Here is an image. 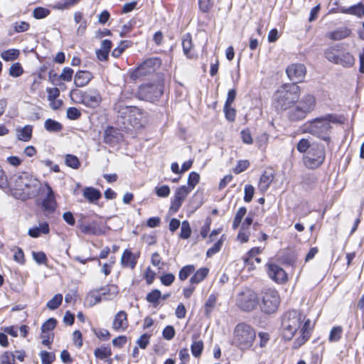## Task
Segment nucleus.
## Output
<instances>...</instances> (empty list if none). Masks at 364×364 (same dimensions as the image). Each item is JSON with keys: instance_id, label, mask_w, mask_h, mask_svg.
Here are the masks:
<instances>
[{"instance_id": "obj_64", "label": "nucleus", "mask_w": 364, "mask_h": 364, "mask_svg": "<svg viewBox=\"0 0 364 364\" xmlns=\"http://www.w3.org/2000/svg\"><path fill=\"white\" fill-rule=\"evenodd\" d=\"M175 336V330L174 328L171 326H167L164 328L163 331V337L166 340H171Z\"/></svg>"}, {"instance_id": "obj_17", "label": "nucleus", "mask_w": 364, "mask_h": 364, "mask_svg": "<svg viewBox=\"0 0 364 364\" xmlns=\"http://www.w3.org/2000/svg\"><path fill=\"white\" fill-rule=\"evenodd\" d=\"M122 138V135L118 129L112 127H107L104 132V142L113 146L118 143Z\"/></svg>"}, {"instance_id": "obj_42", "label": "nucleus", "mask_w": 364, "mask_h": 364, "mask_svg": "<svg viewBox=\"0 0 364 364\" xmlns=\"http://www.w3.org/2000/svg\"><path fill=\"white\" fill-rule=\"evenodd\" d=\"M65 164L72 168L77 169L80 167V162L76 156L67 154L65 156Z\"/></svg>"}, {"instance_id": "obj_50", "label": "nucleus", "mask_w": 364, "mask_h": 364, "mask_svg": "<svg viewBox=\"0 0 364 364\" xmlns=\"http://www.w3.org/2000/svg\"><path fill=\"white\" fill-rule=\"evenodd\" d=\"M199 180L200 176L198 173L193 171L189 174L188 178V187L191 188V191H192L195 188V186L198 183Z\"/></svg>"}, {"instance_id": "obj_31", "label": "nucleus", "mask_w": 364, "mask_h": 364, "mask_svg": "<svg viewBox=\"0 0 364 364\" xmlns=\"http://www.w3.org/2000/svg\"><path fill=\"white\" fill-rule=\"evenodd\" d=\"M104 300H110L114 298L117 294V287L110 286L98 289Z\"/></svg>"}, {"instance_id": "obj_39", "label": "nucleus", "mask_w": 364, "mask_h": 364, "mask_svg": "<svg viewBox=\"0 0 364 364\" xmlns=\"http://www.w3.org/2000/svg\"><path fill=\"white\" fill-rule=\"evenodd\" d=\"M63 301V295L61 294H55L51 299H50L46 306L51 310L56 309Z\"/></svg>"}, {"instance_id": "obj_14", "label": "nucleus", "mask_w": 364, "mask_h": 364, "mask_svg": "<svg viewBox=\"0 0 364 364\" xmlns=\"http://www.w3.org/2000/svg\"><path fill=\"white\" fill-rule=\"evenodd\" d=\"M286 73L292 83L297 85L304 80L306 68L304 64L293 63L287 68Z\"/></svg>"}, {"instance_id": "obj_20", "label": "nucleus", "mask_w": 364, "mask_h": 364, "mask_svg": "<svg viewBox=\"0 0 364 364\" xmlns=\"http://www.w3.org/2000/svg\"><path fill=\"white\" fill-rule=\"evenodd\" d=\"M128 327L127 314L124 311H119L112 322V328L115 331H124Z\"/></svg>"}, {"instance_id": "obj_30", "label": "nucleus", "mask_w": 364, "mask_h": 364, "mask_svg": "<svg viewBox=\"0 0 364 364\" xmlns=\"http://www.w3.org/2000/svg\"><path fill=\"white\" fill-rule=\"evenodd\" d=\"M33 127L31 125H26L23 128L17 130L18 139L23 141H28L32 136Z\"/></svg>"}, {"instance_id": "obj_57", "label": "nucleus", "mask_w": 364, "mask_h": 364, "mask_svg": "<svg viewBox=\"0 0 364 364\" xmlns=\"http://www.w3.org/2000/svg\"><path fill=\"white\" fill-rule=\"evenodd\" d=\"M66 115L68 119L75 120L81 116V112L76 107H69L67 110Z\"/></svg>"}, {"instance_id": "obj_8", "label": "nucleus", "mask_w": 364, "mask_h": 364, "mask_svg": "<svg viewBox=\"0 0 364 364\" xmlns=\"http://www.w3.org/2000/svg\"><path fill=\"white\" fill-rule=\"evenodd\" d=\"M325 156L324 146L322 144H312L304 158V163L309 168H316L323 163Z\"/></svg>"}, {"instance_id": "obj_61", "label": "nucleus", "mask_w": 364, "mask_h": 364, "mask_svg": "<svg viewBox=\"0 0 364 364\" xmlns=\"http://www.w3.org/2000/svg\"><path fill=\"white\" fill-rule=\"evenodd\" d=\"M250 165L247 160H240L237 162L236 166L234 168V172L236 174L240 173L244 171Z\"/></svg>"}, {"instance_id": "obj_22", "label": "nucleus", "mask_w": 364, "mask_h": 364, "mask_svg": "<svg viewBox=\"0 0 364 364\" xmlns=\"http://www.w3.org/2000/svg\"><path fill=\"white\" fill-rule=\"evenodd\" d=\"M297 105H301L308 113L311 112L316 106V97L311 94L304 95L299 100Z\"/></svg>"}, {"instance_id": "obj_1", "label": "nucleus", "mask_w": 364, "mask_h": 364, "mask_svg": "<svg viewBox=\"0 0 364 364\" xmlns=\"http://www.w3.org/2000/svg\"><path fill=\"white\" fill-rule=\"evenodd\" d=\"M9 186L14 197L24 200L38 193L41 183L29 173L21 172L11 177Z\"/></svg>"}, {"instance_id": "obj_9", "label": "nucleus", "mask_w": 364, "mask_h": 364, "mask_svg": "<svg viewBox=\"0 0 364 364\" xmlns=\"http://www.w3.org/2000/svg\"><path fill=\"white\" fill-rule=\"evenodd\" d=\"M236 304L242 311L250 312L255 310L259 303L257 294L247 288L238 294Z\"/></svg>"}, {"instance_id": "obj_37", "label": "nucleus", "mask_w": 364, "mask_h": 364, "mask_svg": "<svg viewBox=\"0 0 364 364\" xmlns=\"http://www.w3.org/2000/svg\"><path fill=\"white\" fill-rule=\"evenodd\" d=\"M217 301V297L215 294H210L205 304V314L206 316H209L212 310L214 309Z\"/></svg>"}, {"instance_id": "obj_19", "label": "nucleus", "mask_w": 364, "mask_h": 364, "mask_svg": "<svg viewBox=\"0 0 364 364\" xmlns=\"http://www.w3.org/2000/svg\"><path fill=\"white\" fill-rule=\"evenodd\" d=\"M332 12H339L342 14L355 15L358 17H361L364 15V5L362 3H359L356 5L351 6L348 8L346 7H338L333 9Z\"/></svg>"}, {"instance_id": "obj_33", "label": "nucleus", "mask_w": 364, "mask_h": 364, "mask_svg": "<svg viewBox=\"0 0 364 364\" xmlns=\"http://www.w3.org/2000/svg\"><path fill=\"white\" fill-rule=\"evenodd\" d=\"M44 128L49 132H59L62 130L63 126L55 120L48 119L45 121Z\"/></svg>"}, {"instance_id": "obj_28", "label": "nucleus", "mask_w": 364, "mask_h": 364, "mask_svg": "<svg viewBox=\"0 0 364 364\" xmlns=\"http://www.w3.org/2000/svg\"><path fill=\"white\" fill-rule=\"evenodd\" d=\"M182 46L184 54L189 58L193 57L191 50L193 48V42L191 36L189 33L183 36L182 38Z\"/></svg>"}, {"instance_id": "obj_44", "label": "nucleus", "mask_w": 364, "mask_h": 364, "mask_svg": "<svg viewBox=\"0 0 364 364\" xmlns=\"http://www.w3.org/2000/svg\"><path fill=\"white\" fill-rule=\"evenodd\" d=\"M191 349L193 356L196 358L199 357L203 350V341L200 340L193 341L191 346Z\"/></svg>"}, {"instance_id": "obj_21", "label": "nucleus", "mask_w": 364, "mask_h": 364, "mask_svg": "<svg viewBox=\"0 0 364 364\" xmlns=\"http://www.w3.org/2000/svg\"><path fill=\"white\" fill-rule=\"evenodd\" d=\"M92 77V74L90 72L80 70L75 75L74 83L76 87H82L87 85Z\"/></svg>"}, {"instance_id": "obj_18", "label": "nucleus", "mask_w": 364, "mask_h": 364, "mask_svg": "<svg viewBox=\"0 0 364 364\" xmlns=\"http://www.w3.org/2000/svg\"><path fill=\"white\" fill-rule=\"evenodd\" d=\"M46 197L42 200V207L45 210L53 212L56 207L54 193L48 184H46Z\"/></svg>"}, {"instance_id": "obj_49", "label": "nucleus", "mask_w": 364, "mask_h": 364, "mask_svg": "<svg viewBox=\"0 0 364 364\" xmlns=\"http://www.w3.org/2000/svg\"><path fill=\"white\" fill-rule=\"evenodd\" d=\"M50 14V11L46 8L38 7L33 11V16L36 19L44 18Z\"/></svg>"}, {"instance_id": "obj_47", "label": "nucleus", "mask_w": 364, "mask_h": 364, "mask_svg": "<svg viewBox=\"0 0 364 364\" xmlns=\"http://www.w3.org/2000/svg\"><path fill=\"white\" fill-rule=\"evenodd\" d=\"M42 364H51L55 359L53 353L43 350L40 353Z\"/></svg>"}, {"instance_id": "obj_45", "label": "nucleus", "mask_w": 364, "mask_h": 364, "mask_svg": "<svg viewBox=\"0 0 364 364\" xmlns=\"http://www.w3.org/2000/svg\"><path fill=\"white\" fill-rule=\"evenodd\" d=\"M343 332V328L341 326H335L333 327L330 332L329 334V341L331 342H336L339 341L341 338V334Z\"/></svg>"}, {"instance_id": "obj_12", "label": "nucleus", "mask_w": 364, "mask_h": 364, "mask_svg": "<svg viewBox=\"0 0 364 364\" xmlns=\"http://www.w3.org/2000/svg\"><path fill=\"white\" fill-rule=\"evenodd\" d=\"M162 94V86L160 84L142 85L138 90L139 98L151 102L157 100Z\"/></svg>"}, {"instance_id": "obj_32", "label": "nucleus", "mask_w": 364, "mask_h": 364, "mask_svg": "<svg viewBox=\"0 0 364 364\" xmlns=\"http://www.w3.org/2000/svg\"><path fill=\"white\" fill-rule=\"evenodd\" d=\"M208 269L203 267L196 271V272L191 277L190 282L191 284H197L202 282L208 274Z\"/></svg>"}, {"instance_id": "obj_11", "label": "nucleus", "mask_w": 364, "mask_h": 364, "mask_svg": "<svg viewBox=\"0 0 364 364\" xmlns=\"http://www.w3.org/2000/svg\"><path fill=\"white\" fill-rule=\"evenodd\" d=\"M161 65V60L159 58H147L133 71L131 77L133 79H136L153 74Z\"/></svg>"}, {"instance_id": "obj_23", "label": "nucleus", "mask_w": 364, "mask_h": 364, "mask_svg": "<svg viewBox=\"0 0 364 364\" xmlns=\"http://www.w3.org/2000/svg\"><path fill=\"white\" fill-rule=\"evenodd\" d=\"M351 33L350 30L346 27H339L333 31L327 33L326 36L333 41H340L347 38Z\"/></svg>"}, {"instance_id": "obj_43", "label": "nucleus", "mask_w": 364, "mask_h": 364, "mask_svg": "<svg viewBox=\"0 0 364 364\" xmlns=\"http://www.w3.org/2000/svg\"><path fill=\"white\" fill-rule=\"evenodd\" d=\"M195 271V267L192 264L184 266L179 272L178 277L181 281H185Z\"/></svg>"}, {"instance_id": "obj_56", "label": "nucleus", "mask_w": 364, "mask_h": 364, "mask_svg": "<svg viewBox=\"0 0 364 364\" xmlns=\"http://www.w3.org/2000/svg\"><path fill=\"white\" fill-rule=\"evenodd\" d=\"M311 146V144L308 139H302L299 141L296 148L299 152L305 153Z\"/></svg>"}, {"instance_id": "obj_7", "label": "nucleus", "mask_w": 364, "mask_h": 364, "mask_svg": "<svg viewBox=\"0 0 364 364\" xmlns=\"http://www.w3.org/2000/svg\"><path fill=\"white\" fill-rule=\"evenodd\" d=\"M70 96L75 102L83 104L90 108L97 107L101 102V96L95 90L83 92L77 89H73L70 92Z\"/></svg>"}, {"instance_id": "obj_3", "label": "nucleus", "mask_w": 364, "mask_h": 364, "mask_svg": "<svg viewBox=\"0 0 364 364\" xmlns=\"http://www.w3.org/2000/svg\"><path fill=\"white\" fill-rule=\"evenodd\" d=\"M255 331L250 325L240 323H238L233 332L232 344L240 350L250 348L255 340Z\"/></svg>"}, {"instance_id": "obj_36", "label": "nucleus", "mask_w": 364, "mask_h": 364, "mask_svg": "<svg viewBox=\"0 0 364 364\" xmlns=\"http://www.w3.org/2000/svg\"><path fill=\"white\" fill-rule=\"evenodd\" d=\"M104 299L98 290L91 291L86 297L87 302L93 306Z\"/></svg>"}, {"instance_id": "obj_10", "label": "nucleus", "mask_w": 364, "mask_h": 364, "mask_svg": "<svg viewBox=\"0 0 364 364\" xmlns=\"http://www.w3.org/2000/svg\"><path fill=\"white\" fill-rule=\"evenodd\" d=\"M260 301V309L266 314L275 312L280 302L278 292L272 289H267L262 293Z\"/></svg>"}, {"instance_id": "obj_15", "label": "nucleus", "mask_w": 364, "mask_h": 364, "mask_svg": "<svg viewBox=\"0 0 364 364\" xmlns=\"http://www.w3.org/2000/svg\"><path fill=\"white\" fill-rule=\"evenodd\" d=\"M79 228L82 232L87 235H100L105 233V227L98 221H92L89 223H80Z\"/></svg>"}, {"instance_id": "obj_48", "label": "nucleus", "mask_w": 364, "mask_h": 364, "mask_svg": "<svg viewBox=\"0 0 364 364\" xmlns=\"http://www.w3.org/2000/svg\"><path fill=\"white\" fill-rule=\"evenodd\" d=\"M23 73V70L19 63L12 64L9 68V75L14 77L21 76Z\"/></svg>"}, {"instance_id": "obj_16", "label": "nucleus", "mask_w": 364, "mask_h": 364, "mask_svg": "<svg viewBox=\"0 0 364 364\" xmlns=\"http://www.w3.org/2000/svg\"><path fill=\"white\" fill-rule=\"evenodd\" d=\"M267 274L272 279L277 282L282 283L287 279V276L284 270L275 264H269L267 265Z\"/></svg>"}, {"instance_id": "obj_29", "label": "nucleus", "mask_w": 364, "mask_h": 364, "mask_svg": "<svg viewBox=\"0 0 364 364\" xmlns=\"http://www.w3.org/2000/svg\"><path fill=\"white\" fill-rule=\"evenodd\" d=\"M49 230L48 224L47 223H43L40 224L38 227L29 229L28 233L32 237H38L41 234H48Z\"/></svg>"}, {"instance_id": "obj_25", "label": "nucleus", "mask_w": 364, "mask_h": 364, "mask_svg": "<svg viewBox=\"0 0 364 364\" xmlns=\"http://www.w3.org/2000/svg\"><path fill=\"white\" fill-rule=\"evenodd\" d=\"M309 113L301 107V105H296L289 112L288 116L291 121H300L304 119Z\"/></svg>"}, {"instance_id": "obj_26", "label": "nucleus", "mask_w": 364, "mask_h": 364, "mask_svg": "<svg viewBox=\"0 0 364 364\" xmlns=\"http://www.w3.org/2000/svg\"><path fill=\"white\" fill-rule=\"evenodd\" d=\"M274 179V175L270 171H264L261 176L258 188L262 192H265Z\"/></svg>"}, {"instance_id": "obj_46", "label": "nucleus", "mask_w": 364, "mask_h": 364, "mask_svg": "<svg viewBox=\"0 0 364 364\" xmlns=\"http://www.w3.org/2000/svg\"><path fill=\"white\" fill-rule=\"evenodd\" d=\"M191 234V229L188 221L184 220L181 223V228L180 232V237L182 239H188Z\"/></svg>"}, {"instance_id": "obj_59", "label": "nucleus", "mask_w": 364, "mask_h": 364, "mask_svg": "<svg viewBox=\"0 0 364 364\" xmlns=\"http://www.w3.org/2000/svg\"><path fill=\"white\" fill-rule=\"evenodd\" d=\"M1 364H15L14 354L5 352L1 357Z\"/></svg>"}, {"instance_id": "obj_24", "label": "nucleus", "mask_w": 364, "mask_h": 364, "mask_svg": "<svg viewBox=\"0 0 364 364\" xmlns=\"http://www.w3.org/2000/svg\"><path fill=\"white\" fill-rule=\"evenodd\" d=\"M121 263L124 267L134 269L136 264V257L130 250H125L121 257Z\"/></svg>"}, {"instance_id": "obj_4", "label": "nucleus", "mask_w": 364, "mask_h": 364, "mask_svg": "<svg viewBox=\"0 0 364 364\" xmlns=\"http://www.w3.org/2000/svg\"><path fill=\"white\" fill-rule=\"evenodd\" d=\"M122 118L124 119L133 127H141L146 122V113L134 106H123L117 104L114 108Z\"/></svg>"}, {"instance_id": "obj_58", "label": "nucleus", "mask_w": 364, "mask_h": 364, "mask_svg": "<svg viewBox=\"0 0 364 364\" xmlns=\"http://www.w3.org/2000/svg\"><path fill=\"white\" fill-rule=\"evenodd\" d=\"M80 0H63L57 4L59 9H67L77 4Z\"/></svg>"}, {"instance_id": "obj_55", "label": "nucleus", "mask_w": 364, "mask_h": 364, "mask_svg": "<svg viewBox=\"0 0 364 364\" xmlns=\"http://www.w3.org/2000/svg\"><path fill=\"white\" fill-rule=\"evenodd\" d=\"M245 196H244V200L247 203H249L252 200L254 193H255V188L252 185H246L245 186Z\"/></svg>"}, {"instance_id": "obj_5", "label": "nucleus", "mask_w": 364, "mask_h": 364, "mask_svg": "<svg viewBox=\"0 0 364 364\" xmlns=\"http://www.w3.org/2000/svg\"><path fill=\"white\" fill-rule=\"evenodd\" d=\"M302 316L295 310L287 312L282 318V336L286 340H291L300 328Z\"/></svg>"}, {"instance_id": "obj_41", "label": "nucleus", "mask_w": 364, "mask_h": 364, "mask_svg": "<svg viewBox=\"0 0 364 364\" xmlns=\"http://www.w3.org/2000/svg\"><path fill=\"white\" fill-rule=\"evenodd\" d=\"M225 239V235H222L219 240H218L212 247L209 248L206 252V255L208 257H210L213 255H215L217 252H218L221 247L223 245V241Z\"/></svg>"}, {"instance_id": "obj_53", "label": "nucleus", "mask_w": 364, "mask_h": 364, "mask_svg": "<svg viewBox=\"0 0 364 364\" xmlns=\"http://www.w3.org/2000/svg\"><path fill=\"white\" fill-rule=\"evenodd\" d=\"M73 70L70 68L65 67L63 69L61 74L59 75V79L66 82H70L72 80Z\"/></svg>"}, {"instance_id": "obj_62", "label": "nucleus", "mask_w": 364, "mask_h": 364, "mask_svg": "<svg viewBox=\"0 0 364 364\" xmlns=\"http://www.w3.org/2000/svg\"><path fill=\"white\" fill-rule=\"evenodd\" d=\"M240 135L243 143L247 144H252L253 143V139L249 129L242 130Z\"/></svg>"}, {"instance_id": "obj_52", "label": "nucleus", "mask_w": 364, "mask_h": 364, "mask_svg": "<svg viewBox=\"0 0 364 364\" xmlns=\"http://www.w3.org/2000/svg\"><path fill=\"white\" fill-rule=\"evenodd\" d=\"M57 321L55 318H50L46 320L41 326L43 333L52 331L56 326Z\"/></svg>"}, {"instance_id": "obj_40", "label": "nucleus", "mask_w": 364, "mask_h": 364, "mask_svg": "<svg viewBox=\"0 0 364 364\" xmlns=\"http://www.w3.org/2000/svg\"><path fill=\"white\" fill-rule=\"evenodd\" d=\"M191 191V188L186 186H182L176 189L174 198L183 202Z\"/></svg>"}, {"instance_id": "obj_34", "label": "nucleus", "mask_w": 364, "mask_h": 364, "mask_svg": "<svg viewBox=\"0 0 364 364\" xmlns=\"http://www.w3.org/2000/svg\"><path fill=\"white\" fill-rule=\"evenodd\" d=\"M20 52L18 49H9L1 53V57L5 61H12L18 58Z\"/></svg>"}, {"instance_id": "obj_38", "label": "nucleus", "mask_w": 364, "mask_h": 364, "mask_svg": "<svg viewBox=\"0 0 364 364\" xmlns=\"http://www.w3.org/2000/svg\"><path fill=\"white\" fill-rule=\"evenodd\" d=\"M161 297V293L158 289H154L146 295V300L148 302L154 304L156 307L159 304V300Z\"/></svg>"}, {"instance_id": "obj_63", "label": "nucleus", "mask_w": 364, "mask_h": 364, "mask_svg": "<svg viewBox=\"0 0 364 364\" xmlns=\"http://www.w3.org/2000/svg\"><path fill=\"white\" fill-rule=\"evenodd\" d=\"M14 31L16 33L26 31L29 28V23L26 21L16 22L14 26Z\"/></svg>"}, {"instance_id": "obj_54", "label": "nucleus", "mask_w": 364, "mask_h": 364, "mask_svg": "<svg viewBox=\"0 0 364 364\" xmlns=\"http://www.w3.org/2000/svg\"><path fill=\"white\" fill-rule=\"evenodd\" d=\"M224 112L225 118L230 121L233 122L235 119L236 110L231 107V105H224Z\"/></svg>"}, {"instance_id": "obj_6", "label": "nucleus", "mask_w": 364, "mask_h": 364, "mask_svg": "<svg viewBox=\"0 0 364 364\" xmlns=\"http://www.w3.org/2000/svg\"><path fill=\"white\" fill-rule=\"evenodd\" d=\"M324 55L330 62L343 67H351L355 63L354 57L350 53L343 51L340 45L329 47Z\"/></svg>"}, {"instance_id": "obj_13", "label": "nucleus", "mask_w": 364, "mask_h": 364, "mask_svg": "<svg viewBox=\"0 0 364 364\" xmlns=\"http://www.w3.org/2000/svg\"><path fill=\"white\" fill-rule=\"evenodd\" d=\"M330 116L326 117L316 118L310 123L306 129L307 132L313 135L321 136L325 134L331 127L329 119Z\"/></svg>"}, {"instance_id": "obj_60", "label": "nucleus", "mask_w": 364, "mask_h": 364, "mask_svg": "<svg viewBox=\"0 0 364 364\" xmlns=\"http://www.w3.org/2000/svg\"><path fill=\"white\" fill-rule=\"evenodd\" d=\"M33 259L39 264H46L47 262V257L43 252H33L32 253Z\"/></svg>"}, {"instance_id": "obj_2", "label": "nucleus", "mask_w": 364, "mask_h": 364, "mask_svg": "<svg viewBox=\"0 0 364 364\" xmlns=\"http://www.w3.org/2000/svg\"><path fill=\"white\" fill-rule=\"evenodd\" d=\"M300 87L294 83L280 86L273 96V105L278 111H285L298 101Z\"/></svg>"}, {"instance_id": "obj_27", "label": "nucleus", "mask_w": 364, "mask_h": 364, "mask_svg": "<svg viewBox=\"0 0 364 364\" xmlns=\"http://www.w3.org/2000/svg\"><path fill=\"white\" fill-rule=\"evenodd\" d=\"M83 196L89 202L94 203L100 198L101 193L92 187H86L83 190Z\"/></svg>"}, {"instance_id": "obj_51", "label": "nucleus", "mask_w": 364, "mask_h": 364, "mask_svg": "<svg viewBox=\"0 0 364 364\" xmlns=\"http://www.w3.org/2000/svg\"><path fill=\"white\" fill-rule=\"evenodd\" d=\"M309 337V333L301 332V336H299L294 341L293 348L296 349L300 348L303 344H304L306 342Z\"/></svg>"}, {"instance_id": "obj_35", "label": "nucleus", "mask_w": 364, "mask_h": 364, "mask_svg": "<svg viewBox=\"0 0 364 364\" xmlns=\"http://www.w3.org/2000/svg\"><path fill=\"white\" fill-rule=\"evenodd\" d=\"M95 356L100 360H104L112 355L111 348L107 346H101L95 350Z\"/></svg>"}]
</instances>
